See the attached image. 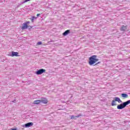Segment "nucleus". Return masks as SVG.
I'll return each mask as SVG.
<instances>
[{"mask_svg": "<svg viewBox=\"0 0 130 130\" xmlns=\"http://www.w3.org/2000/svg\"><path fill=\"white\" fill-rule=\"evenodd\" d=\"M19 7H20V6H19V5H18V6H17V8H19Z\"/></svg>", "mask_w": 130, "mask_h": 130, "instance_id": "5701e85b", "label": "nucleus"}, {"mask_svg": "<svg viewBox=\"0 0 130 130\" xmlns=\"http://www.w3.org/2000/svg\"><path fill=\"white\" fill-rule=\"evenodd\" d=\"M28 28L29 29H32V28H33V27L31 26H28Z\"/></svg>", "mask_w": 130, "mask_h": 130, "instance_id": "a211bd4d", "label": "nucleus"}, {"mask_svg": "<svg viewBox=\"0 0 130 130\" xmlns=\"http://www.w3.org/2000/svg\"><path fill=\"white\" fill-rule=\"evenodd\" d=\"M45 72H46V70H45V69H41L37 70V71H36L35 74L36 75L39 76L40 75H42V74L45 73Z\"/></svg>", "mask_w": 130, "mask_h": 130, "instance_id": "20e7f679", "label": "nucleus"}, {"mask_svg": "<svg viewBox=\"0 0 130 130\" xmlns=\"http://www.w3.org/2000/svg\"><path fill=\"white\" fill-rule=\"evenodd\" d=\"M31 17L34 18V20H36V19H37V17L32 16Z\"/></svg>", "mask_w": 130, "mask_h": 130, "instance_id": "dca6fc26", "label": "nucleus"}, {"mask_svg": "<svg viewBox=\"0 0 130 130\" xmlns=\"http://www.w3.org/2000/svg\"><path fill=\"white\" fill-rule=\"evenodd\" d=\"M97 57V55H92L90 57H89V61L88 63L90 66H93L94 63H95L99 60V59L96 58Z\"/></svg>", "mask_w": 130, "mask_h": 130, "instance_id": "f257e3e1", "label": "nucleus"}, {"mask_svg": "<svg viewBox=\"0 0 130 130\" xmlns=\"http://www.w3.org/2000/svg\"><path fill=\"white\" fill-rule=\"evenodd\" d=\"M70 32H71V30L70 29L67 30L62 34V35L63 36H67V35H68V34H70Z\"/></svg>", "mask_w": 130, "mask_h": 130, "instance_id": "1a4fd4ad", "label": "nucleus"}, {"mask_svg": "<svg viewBox=\"0 0 130 130\" xmlns=\"http://www.w3.org/2000/svg\"><path fill=\"white\" fill-rule=\"evenodd\" d=\"M9 55L10 56H19V53L18 52L12 51L11 54H9Z\"/></svg>", "mask_w": 130, "mask_h": 130, "instance_id": "423d86ee", "label": "nucleus"}, {"mask_svg": "<svg viewBox=\"0 0 130 130\" xmlns=\"http://www.w3.org/2000/svg\"><path fill=\"white\" fill-rule=\"evenodd\" d=\"M126 30V26L122 25V27L120 28L121 31H125Z\"/></svg>", "mask_w": 130, "mask_h": 130, "instance_id": "f8f14e48", "label": "nucleus"}, {"mask_svg": "<svg viewBox=\"0 0 130 130\" xmlns=\"http://www.w3.org/2000/svg\"><path fill=\"white\" fill-rule=\"evenodd\" d=\"M37 44V45H41V44H42V42L41 41L38 42Z\"/></svg>", "mask_w": 130, "mask_h": 130, "instance_id": "4468645a", "label": "nucleus"}, {"mask_svg": "<svg viewBox=\"0 0 130 130\" xmlns=\"http://www.w3.org/2000/svg\"><path fill=\"white\" fill-rule=\"evenodd\" d=\"M80 116H82V114H80L79 115H78L76 116H75L74 115H72L71 116V119H74V118H75V119H76V117L78 118V117H80Z\"/></svg>", "mask_w": 130, "mask_h": 130, "instance_id": "9d476101", "label": "nucleus"}, {"mask_svg": "<svg viewBox=\"0 0 130 130\" xmlns=\"http://www.w3.org/2000/svg\"><path fill=\"white\" fill-rule=\"evenodd\" d=\"M28 25H27L25 22L22 24V26L21 27L22 30H26V29H28Z\"/></svg>", "mask_w": 130, "mask_h": 130, "instance_id": "0eeeda50", "label": "nucleus"}, {"mask_svg": "<svg viewBox=\"0 0 130 130\" xmlns=\"http://www.w3.org/2000/svg\"><path fill=\"white\" fill-rule=\"evenodd\" d=\"M41 103V100H36L34 102V104H36L37 105H38V104H40Z\"/></svg>", "mask_w": 130, "mask_h": 130, "instance_id": "9b49d317", "label": "nucleus"}, {"mask_svg": "<svg viewBox=\"0 0 130 130\" xmlns=\"http://www.w3.org/2000/svg\"><path fill=\"white\" fill-rule=\"evenodd\" d=\"M100 62H98V63H96L95 64V66H97V64H99V63H100Z\"/></svg>", "mask_w": 130, "mask_h": 130, "instance_id": "4be33fe9", "label": "nucleus"}, {"mask_svg": "<svg viewBox=\"0 0 130 130\" xmlns=\"http://www.w3.org/2000/svg\"><path fill=\"white\" fill-rule=\"evenodd\" d=\"M30 20H31V23H34V18H30Z\"/></svg>", "mask_w": 130, "mask_h": 130, "instance_id": "2eb2a0df", "label": "nucleus"}, {"mask_svg": "<svg viewBox=\"0 0 130 130\" xmlns=\"http://www.w3.org/2000/svg\"><path fill=\"white\" fill-rule=\"evenodd\" d=\"M12 102H13V103H16L17 101H16V100H15L14 101H13Z\"/></svg>", "mask_w": 130, "mask_h": 130, "instance_id": "6ab92c4d", "label": "nucleus"}, {"mask_svg": "<svg viewBox=\"0 0 130 130\" xmlns=\"http://www.w3.org/2000/svg\"><path fill=\"white\" fill-rule=\"evenodd\" d=\"M17 128H11V130H17Z\"/></svg>", "mask_w": 130, "mask_h": 130, "instance_id": "aec40b11", "label": "nucleus"}, {"mask_svg": "<svg viewBox=\"0 0 130 130\" xmlns=\"http://www.w3.org/2000/svg\"><path fill=\"white\" fill-rule=\"evenodd\" d=\"M40 15H41V14H37V17H39V16H40Z\"/></svg>", "mask_w": 130, "mask_h": 130, "instance_id": "412c9836", "label": "nucleus"}, {"mask_svg": "<svg viewBox=\"0 0 130 130\" xmlns=\"http://www.w3.org/2000/svg\"><path fill=\"white\" fill-rule=\"evenodd\" d=\"M121 96L122 97H123V98H127L128 97V95L125 93H122Z\"/></svg>", "mask_w": 130, "mask_h": 130, "instance_id": "ddd939ff", "label": "nucleus"}, {"mask_svg": "<svg viewBox=\"0 0 130 130\" xmlns=\"http://www.w3.org/2000/svg\"><path fill=\"white\" fill-rule=\"evenodd\" d=\"M33 122H29L22 125V127H30L33 125Z\"/></svg>", "mask_w": 130, "mask_h": 130, "instance_id": "39448f33", "label": "nucleus"}, {"mask_svg": "<svg viewBox=\"0 0 130 130\" xmlns=\"http://www.w3.org/2000/svg\"><path fill=\"white\" fill-rule=\"evenodd\" d=\"M25 24H26L27 25H28V24H30V21H26L25 22H24Z\"/></svg>", "mask_w": 130, "mask_h": 130, "instance_id": "f3484780", "label": "nucleus"}, {"mask_svg": "<svg viewBox=\"0 0 130 130\" xmlns=\"http://www.w3.org/2000/svg\"><path fill=\"white\" fill-rule=\"evenodd\" d=\"M115 101H117V102H118V103H122V101H121L119 98L115 97L114 98V100H113L112 102V106H116V104H115Z\"/></svg>", "mask_w": 130, "mask_h": 130, "instance_id": "7ed1b4c3", "label": "nucleus"}, {"mask_svg": "<svg viewBox=\"0 0 130 130\" xmlns=\"http://www.w3.org/2000/svg\"><path fill=\"white\" fill-rule=\"evenodd\" d=\"M41 102L44 103V104H47V100L45 98H42V100H41Z\"/></svg>", "mask_w": 130, "mask_h": 130, "instance_id": "6e6552de", "label": "nucleus"}, {"mask_svg": "<svg viewBox=\"0 0 130 130\" xmlns=\"http://www.w3.org/2000/svg\"><path fill=\"white\" fill-rule=\"evenodd\" d=\"M130 104V100L127 101L126 102H125L123 103L122 104H121L117 106V109H123V108H125V107L128 105V104Z\"/></svg>", "mask_w": 130, "mask_h": 130, "instance_id": "f03ea898", "label": "nucleus"}]
</instances>
